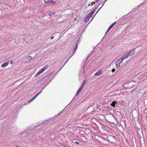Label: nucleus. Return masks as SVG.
Returning a JSON list of instances; mask_svg holds the SVG:
<instances>
[{
	"label": "nucleus",
	"instance_id": "obj_27",
	"mask_svg": "<svg viewBox=\"0 0 147 147\" xmlns=\"http://www.w3.org/2000/svg\"><path fill=\"white\" fill-rule=\"evenodd\" d=\"M38 72L40 74L42 73V72L41 70L39 71Z\"/></svg>",
	"mask_w": 147,
	"mask_h": 147
},
{
	"label": "nucleus",
	"instance_id": "obj_25",
	"mask_svg": "<svg viewBox=\"0 0 147 147\" xmlns=\"http://www.w3.org/2000/svg\"><path fill=\"white\" fill-rule=\"evenodd\" d=\"M115 71V69H112L111 70V71L112 72H114Z\"/></svg>",
	"mask_w": 147,
	"mask_h": 147
},
{
	"label": "nucleus",
	"instance_id": "obj_33",
	"mask_svg": "<svg viewBox=\"0 0 147 147\" xmlns=\"http://www.w3.org/2000/svg\"><path fill=\"white\" fill-rule=\"evenodd\" d=\"M79 92H78V91H77L76 93V95H77L78 94V93H79Z\"/></svg>",
	"mask_w": 147,
	"mask_h": 147
},
{
	"label": "nucleus",
	"instance_id": "obj_4",
	"mask_svg": "<svg viewBox=\"0 0 147 147\" xmlns=\"http://www.w3.org/2000/svg\"><path fill=\"white\" fill-rule=\"evenodd\" d=\"M132 83L133 82H130L128 83L127 84L129 85V86L127 87L128 88H131L133 86V85L132 84Z\"/></svg>",
	"mask_w": 147,
	"mask_h": 147
},
{
	"label": "nucleus",
	"instance_id": "obj_19",
	"mask_svg": "<svg viewBox=\"0 0 147 147\" xmlns=\"http://www.w3.org/2000/svg\"><path fill=\"white\" fill-rule=\"evenodd\" d=\"M48 66H45L42 69H43V70H45L48 69Z\"/></svg>",
	"mask_w": 147,
	"mask_h": 147
},
{
	"label": "nucleus",
	"instance_id": "obj_41",
	"mask_svg": "<svg viewBox=\"0 0 147 147\" xmlns=\"http://www.w3.org/2000/svg\"><path fill=\"white\" fill-rule=\"evenodd\" d=\"M68 60H69V59H68V60H67V61H68Z\"/></svg>",
	"mask_w": 147,
	"mask_h": 147
},
{
	"label": "nucleus",
	"instance_id": "obj_15",
	"mask_svg": "<svg viewBox=\"0 0 147 147\" xmlns=\"http://www.w3.org/2000/svg\"><path fill=\"white\" fill-rule=\"evenodd\" d=\"M47 122H46V121H45H45L43 122L42 123H41L40 124H39L38 125H45Z\"/></svg>",
	"mask_w": 147,
	"mask_h": 147
},
{
	"label": "nucleus",
	"instance_id": "obj_24",
	"mask_svg": "<svg viewBox=\"0 0 147 147\" xmlns=\"http://www.w3.org/2000/svg\"><path fill=\"white\" fill-rule=\"evenodd\" d=\"M51 119V118L49 119L48 120H45V121H46V122H48L49 121H50Z\"/></svg>",
	"mask_w": 147,
	"mask_h": 147
},
{
	"label": "nucleus",
	"instance_id": "obj_13",
	"mask_svg": "<svg viewBox=\"0 0 147 147\" xmlns=\"http://www.w3.org/2000/svg\"><path fill=\"white\" fill-rule=\"evenodd\" d=\"M86 80H84V81L83 82V83H82V85L81 86V87H82V88H83L84 85L86 83Z\"/></svg>",
	"mask_w": 147,
	"mask_h": 147
},
{
	"label": "nucleus",
	"instance_id": "obj_31",
	"mask_svg": "<svg viewBox=\"0 0 147 147\" xmlns=\"http://www.w3.org/2000/svg\"><path fill=\"white\" fill-rule=\"evenodd\" d=\"M106 0H105L104 1V2L103 4L102 5V7L103 5L106 2Z\"/></svg>",
	"mask_w": 147,
	"mask_h": 147
},
{
	"label": "nucleus",
	"instance_id": "obj_37",
	"mask_svg": "<svg viewBox=\"0 0 147 147\" xmlns=\"http://www.w3.org/2000/svg\"><path fill=\"white\" fill-rule=\"evenodd\" d=\"M42 89H43L41 90L40 92L39 93H39V94H40L41 92Z\"/></svg>",
	"mask_w": 147,
	"mask_h": 147
},
{
	"label": "nucleus",
	"instance_id": "obj_39",
	"mask_svg": "<svg viewBox=\"0 0 147 147\" xmlns=\"http://www.w3.org/2000/svg\"><path fill=\"white\" fill-rule=\"evenodd\" d=\"M107 31H106V32H105V35H106L107 34Z\"/></svg>",
	"mask_w": 147,
	"mask_h": 147
},
{
	"label": "nucleus",
	"instance_id": "obj_28",
	"mask_svg": "<svg viewBox=\"0 0 147 147\" xmlns=\"http://www.w3.org/2000/svg\"><path fill=\"white\" fill-rule=\"evenodd\" d=\"M74 143H75V144H79V143L78 142H77L76 141H75V142Z\"/></svg>",
	"mask_w": 147,
	"mask_h": 147
},
{
	"label": "nucleus",
	"instance_id": "obj_1",
	"mask_svg": "<svg viewBox=\"0 0 147 147\" xmlns=\"http://www.w3.org/2000/svg\"><path fill=\"white\" fill-rule=\"evenodd\" d=\"M122 61L121 59L119 58L115 62V64L117 68V67H120V63L122 62Z\"/></svg>",
	"mask_w": 147,
	"mask_h": 147
},
{
	"label": "nucleus",
	"instance_id": "obj_6",
	"mask_svg": "<svg viewBox=\"0 0 147 147\" xmlns=\"http://www.w3.org/2000/svg\"><path fill=\"white\" fill-rule=\"evenodd\" d=\"M135 52V50L134 49H133L129 51L128 53L129 55L133 54Z\"/></svg>",
	"mask_w": 147,
	"mask_h": 147
},
{
	"label": "nucleus",
	"instance_id": "obj_17",
	"mask_svg": "<svg viewBox=\"0 0 147 147\" xmlns=\"http://www.w3.org/2000/svg\"><path fill=\"white\" fill-rule=\"evenodd\" d=\"M27 59L28 60H30L32 59V57L31 56H29L28 57Z\"/></svg>",
	"mask_w": 147,
	"mask_h": 147
},
{
	"label": "nucleus",
	"instance_id": "obj_16",
	"mask_svg": "<svg viewBox=\"0 0 147 147\" xmlns=\"http://www.w3.org/2000/svg\"><path fill=\"white\" fill-rule=\"evenodd\" d=\"M55 13H54L53 12H49V16H51L52 15H53V14H55Z\"/></svg>",
	"mask_w": 147,
	"mask_h": 147
},
{
	"label": "nucleus",
	"instance_id": "obj_29",
	"mask_svg": "<svg viewBox=\"0 0 147 147\" xmlns=\"http://www.w3.org/2000/svg\"><path fill=\"white\" fill-rule=\"evenodd\" d=\"M74 54H73H73L71 55H70V57H69V58L68 59H69L72 56V55H74Z\"/></svg>",
	"mask_w": 147,
	"mask_h": 147
},
{
	"label": "nucleus",
	"instance_id": "obj_36",
	"mask_svg": "<svg viewBox=\"0 0 147 147\" xmlns=\"http://www.w3.org/2000/svg\"><path fill=\"white\" fill-rule=\"evenodd\" d=\"M39 94V93H37V94H36V95L37 96H38Z\"/></svg>",
	"mask_w": 147,
	"mask_h": 147
},
{
	"label": "nucleus",
	"instance_id": "obj_21",
	"mask_svg": "<svg viewBox=\"0 0 147 147\" xmlns=\"http://www.w3.org/2000/svg\"><path fill=\"white\" fill-rule=\"evenodd\" d=\"M83 88H82V87H80V88H79V89L78 90V91L80 92L81 91L82 89Z\"/></svg>",
	"mask_w": 147,
	"mask_h": 147
},
{
	"label": "nucleus",
	"instance_id": "obj_5",
	"mask_svg": "<svg viewBox=\"0 0 147 147\" xmlns=\"http://www.w3.org/2000/svg\"><path fill=\"white\" fill-rule=\"evenodd\" d=\"M117 104V102L116 101L114 100L113 101L112 103L110 104V105L114 107H115V105Z\"/></svg>",
	"mask_w": 147,
	"mask_h": 147
},
{
	"label": "nucleus",
	"instance_id": "obj_9",
	"mask_svg": "<svg viewBox=\"0 0 147 147\" xmlns=\"http://www.w3.org/2000/svg\"><path fill=\"white\" fill-rule=\"evenodd\" d=\"M88 16V14H87L86 16V17L84 18V21L86 22H88V20H89L90 18V17H89Z\"/></svg>",
	"mask_w": 147,
	"mask_h": 147
},
{
	"label": "nucleus",
	"instance_id": "obj_32",
	"mask_svg": "<svg viewBox=\"0 0 147 147\" xmlns=\"http://www.w3.org/2000/svg\"><path fill=\"white\" fill-rule=\"evenodd\" d=\"M100 0H96L95 1L96 2V3H97L98 2V1H99Z\"/></svg>",
	"mask_w": 147,
	"mask_h": 147
},
{
	"label": "nucleus",
	"instance_id": "obj_7",
	"mask_svg": "<svg viewBox=\"0 0 147 147\" xmlns=\"http://www.w3.org/2000/svg\"><path fill=\"white\" fill-rule=\"evenodd\" d=\"M102 73V70H99L97 72H96L94 74V75H95V76H96L97 75H99L100 74H101Z\"/></svg>",
	"mask_w": 147,
	"mask_h": 147
},
{
	"label": "nucleus",
	"instance_id": "obj_12",
	"mask_svg": "<svg viewBox=\"0 0 147 147\" xmlns=\"http://www.w3.org/2000/svg\"><path fill=\"white\" fill-rule=\"evenodd\" d=\"M35 129H30V130H28V131H26V133L27 134H28L29 133H31L33 131H34Z\"/></svg>",
	"mask_w": 147,
	"mask_h": 147
},
{
	"label": "nucleus",
	"instance_id": "obj_23",
	"mask_svg": "<svg viewBox=\"0 0 147 147\" xmlns=\"http://www.w3.org/2000/svg\"><path fill=\"white\" fill-rule=\"evenodd\" d=\"M84 72L83 71L82 72V73L81 74L80 73L79 76L82 75V74L83 75L84 74Z\"/></svg>",
	"mask_w": 147,
	"mask_h": 147
},
{
	"label": "nucleus",
	"instance_id": "obj_14",
	"mask_svg": "<svg viewBox=\"0 0 147 147\" xmlns=\"http://www.w3.org/2000/svg\"><path fill=\"white\" fill-rule=\"evenodd\" d=\"M45 3H50V0H43Z\"/></svg>",
	"mask_w": 147,
	"mask_h": 147
},
{
	"label": "nucleus",
	"instance_id": "obj_30",
	"mask_svg": "<svg viewBox=\"0 0 147 147\" xmlns=\"http://www.w3.org/2000/svg\"><path fill=\"white\" fill-rule=\"evenodd\" d=\"M13 63V61H10V64L11 65Z\"/></svg>",
	"mask_w": 147,
	"mask_h": 147
},
{
	"label": "nucleus",
	"instance_id": "obj_26",
	"mask_svg": "<svg viewBox=\"0 0 147 147\" xmlns=\"http://www.w3.org/2000/svg\"><path fill=\"white\" fill-rule=\"evenodd\" d=\"M102 7L101 6L99 8V9H98V10L97 11V12H96V14L97 13V12L99 11L100 10V8Z\"/></svg>",
	"mask_w": 147,
	"mask_h": 147
},
{
	"label": "nucleus",
	"instance_id": "obj_11",
	"mask_svg": "<svg viewBox=\"0 0 147 147\" xmlns=\"http://www.w3.org/2000/svg\"><path fill=\"white\" fill-rule=\"evenodd\" d=\"M77 47H78L77 44H76V45L75 46V47L74 48V49L73 50V54H74V53H75V52L76 50L77 49Z\"/></svg>",
	"mask_w": 147,
	"mask_h": 147
},
{
	"label": "nucleus",
	"instance_id": "obj_2",
	"mask_svg": "<svg viewBox=\"0 0 147 147\" xmlns=\"http://www.w3.org/2000/svg\"><path fill=\"white\" fill-rule=\"evenodd\" d=\"M129 56V55L128 54V53H127L125 55L122 56L120 58L121 59V60L123 61L124 59L127 58Z\"/></svg>",
	"mask_w": 147,
	"mask_h": 147
},
{
	"label": "nucleus",
	"instance_id": "obj_40",
	"mask_svg": "<svg viewBox=\"0 0 147 147\" xmlns=\"http://www.w3.org/2000/svg\"><path fill=\"white\" fill-rule=\"evenodd\" d=\"M34 96L36 98L37 97L36 95Z\"/></svg>",
	"mask_w": 147,
	"mask_h": 147
},
{
	"label": "nucleus",
	"instance_id": "obj_20",
	"mask_svg": "<svg viewBox=\"0 0 147 147\" xmlns=\"http://www.w3.org/2000/svg\"><path fill=\"white\" fill-rule=\"evenodd\" d=\"M40 74H39V73L38 72L37 73H36L35 75L34 76V77H37Z\"/></svg>",
	"mask_w": 147,
	"mask_h": 147
},
{
	"label": "nucleus",
	"instance_id": "obj_3",
	"mask_svg": "<svg viewBox=\"0 0 147 147\" xmlns=\"http://www.w3.org/2000/svg\"><path fill=\"white\" fill-rule=\"evenodd\" d=\"M97 8V7L95 9H94L92 11H91L90 13L88 14V16L89 17H91V16L92 15L94 12L96 11V9Z\"/></svg>",
	"mask_w": 147,
	"mask_h": 147
},
{
	"label": "nucleus",
	"instance_id": "obj_38",
	"mask_svg": "<svg viewBox=\"0 0 147 147\" xmlns=\"http://www.w3.org/2000/svg\"><path fill=\"white\" fill-rule=\"evenodd\" d=\"M54 38V37L53 36L51 38V39H52Z\"/></svg>",
	"mask_w": 147,
	"mask_h": 147
},
{
	"label": "nucleus",
	"instance_id": "obj_18",
	"mask_svg": "<svg viewBox=\"0 0 147 147\" xmlns=\"http://www.w3.org/2000/svg\"><path fill=\"white\" fill-rule=\"evenodd\" d=\"M35 98H36L34 96L30 100V101L28 102V103H29L30 102H32V101L33 100H34Z\"/></svg>",
	"mask_w": 147,
	"mask_h": 147
},
{
	"label": "nucleus",
	"instance_id": "obj_10",
	"mask_svg": "<svg viewBox=\"0 0 147 147\" xmlns=\"http://www.w3.org/2000/svg\"><path fill=\"white\" fill-rule=\"evenodd\" d=\"M9 64V62H7L3 63L1 66L2 67H4L7 66Z\"/></svg>",
	"mask_w": 147,
	"mask_h": 147
},
{
	"label": "nucleus",
	"instance_id": "obj_34",
	"mask_svg": "<svg viewBox=\"0 0 147 147\" xmlns=\"http://www.w3.org/2000/svg\"><path fill=\"white\" fill-rule=\"evenodd\" d=\"M95 4V2H93L92 3V4H91V5H92V4Z\"/></svg>",
	"mask_w": 147,
	"mask_h": 147
},
{
	"label": "nucleus",
	"instance_id": "obj_22",
	"mask_svg": "<svg viewBox=\"0 0 147 147\" xmlns=\"http://www.w3.org/2000/svg\"><path fill=\"white\" fill-rule=\"evenodd\" d=\"M55 3L56 2L55 1H53L52 0H50V3Z\"/></svg>",
	"mask_w": 147,
	"mask_h": 147
},
{
	"label": "nucleus",
	"instance_id": "obj_8",
	"mask_svg": "<svg viewBox=\"0 0 147 147\" xmlns=\"http://www.w3.org/2000/svg\"><path fill=\"white\" fill-rule=\"evenodd\" d=\"M116 23V22H114L113 24H111L110 26L109 27L108 30H107V32H108L109 30Z\"/></svg>",
	"mask_w": 147,
	"mask_h": 147
},
{
	"label": "nucleus",
	"instance_id": "obj_35",
	"mask_svg": "<svg viewBox=\"0 0 147 147\" xmlns=\"http://www.w3.org/2000/svg\"><path fill=\"white\" fill-rule=\"evenodd\" d=\"M41 70L42 72H43V71H44L43 69H42Z\"/></svg>",
	"mask_w": 147,
	"mask_h": 147
}]
</instances>
